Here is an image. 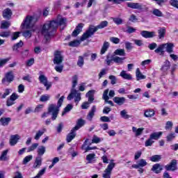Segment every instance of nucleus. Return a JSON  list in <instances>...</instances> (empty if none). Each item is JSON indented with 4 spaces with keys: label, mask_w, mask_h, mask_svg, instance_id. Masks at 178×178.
<instances>
[{
    "label": "nucleus",
    "mask_w": 178,
    "mask_h": 178,
    "mask_svg": "<svg viewBox=\"0 0 178 178\" xmlns=\"http://www.w3.org/2000/svg\"><path fill=\"white\" fill-rule=\"evenodd\" d=\"M58 29V24L55 21H48L42 26L41 33L48 41L52 36V33Z\"/></svg>",
    "instance_id": "nucleus-1"
},
{
    "label": "nucleus",
    "mask_w": 178,
    "mask_h": 178,
    "mask_svg": "<svg viewBox=\"0 0 178 178\" xmlns=\"http://www.w3.org/2000/svg\"><path fill=\"white\" fill-rule=\"evenodd\" d=\"M108 24V21H103L100 22L99 24L97 26H90L88 31L81 36V41H84L87 40V38H90V37L94 35V33H95L99 29H105V27H106Z\"/></svg>",
    "instance_id": "nucleus-2"
},
{
    "label": "nucleus",
    "mask_w": 178,
    "mask_h": 178,
    "mask_svg": "<svg viewBox=\"0 0 178 178\" xmlns=\"http://www.w3.org/2000/svg\"><path fill=\"white\" fill-rule=\"evenodd\" d=\"M63 99H65V96H62L58 99L57 106L56 104H50L49 106L48 112L52 115V120H56V118H58V115L59 113V108L62 106V104H63Z\"/></svg>",
    "instance_id": "nucleus-3"
},
{
    "label": "nucleus",
    "mask_w": 178,
    "mask_h": 178,
    "mask_svg": "<svg viewBox=\"0 0 178 178\" xmlns=\"http://www.w3.org/2000/svg\"><path fill=\"white\" fill-rule=\"evenodd\" d=\"M173 48H175V44L172 42L164 43L159 45L158 48L154 50L156 54H160V55H163L165 52L168 54L173 53Z\"/></svg>",
    "instance_id": "nucleus-4"
},
{
    "label": "nucleus",
    "mask_w": 178,
    "mask_h": 178,
    "mask_svg": "<svg viewBox=\"0 0 178 178\" xmlns=\"http://www.w3.org/2000/svg\"><path fill=\"white\" fill-rule=\"evenodd\" d=\"M35 24V19L31 16H26L24 22L21 24L22 29H33Z\"/></svg>",
    "instance_id": "nucleus-5"
},
{
    "label": "nucleus",
    "mask_w": 178,
    "mask_h": 178,
    "mask_svg": "<svg viewBox=\"0 0 178 178\" xmlns=\"http://www.w3.org/2000/svg\"><path fill=\"white\" fill-rule=\"evenodd\" d=\"M73 98H74V102H76L77 105V104L81 101V93L76 89H72L70 94L67 97V99L68 101H72Z\"/></svg>",
    "instance_id": "nucleus-6"
},
{
    "label": "nucleus",
    "mask_w": 178,
    "mask_h": 178,
    "mask_svg": "<svg viewBox=\"0 0 178 178\" xmlns=\"http://www.w3.org/2000/svg\"><path fill=\"white\" fill-rule=\"evenodd\" d=\"M147 165H148L147 160L140 159L136 161V164L132 165V168L134 169H138V172L141 174L144 173V168H143L147 166Z\"/></svg>",
    "instance_id": "nucleus-7"
},
{
    "label": "nucleus",
    "mask_w": 178,
    "mask_h": 178,
    "mask_svg": "<svg viewBox=\"0 0 178 178\" xmlns=\"http://www.w3.org/2000/svg\"><path fill=\"white\" fill-rule=\"evenodd\" d=\"M15 80V75H13V72L10 71L6 73L4 78L2 79V83L5 86H9L12 81Z\"/></svg>",
    "instance_id": "nucleus-8"
},
{
    "label": "nucleus",
    "mask_w": 178,
    "mask_h": 178,
    "mask_svg": "<svg viewBox=\"0 0 178 178\" xmlns=\"http://www.w3.org/2000/svg\"><path fill=\"white\" fill-rule=\"evenodd\" d=\"M115 165V164L113 162H111L108 165L102 174L103 178H111V176L112 175V170H113Z\"/></svg>",
    "instance_id": "nucleus-9"
},
{
    "label": "nucleus",
    "mask_w": 178,
    "mask_h": 178,
    "mask_svg": "<svg viewBox=\"0 0 178 178\" xmlns=\"http://www.w3.org/2000/svg\"><path fill=\"white\" fill-rule=\"evenodd\" d=\"M38 80L41 84H44V87H46V90H48L52 86V83L48 82V78L45 76L44 74H40L39 76Z\"/></svg>",
    "instance_id": "nucleus-10"
},
{
    "label": "nucleus",
    "mask_w": 178,
    "mask_h": 178,
    "mask_svg": "<svg viewBox=\"0 0 178 178\" xmlns=\"http://www.w3.org/2000/svg\"><path fill=\"white\" fill-rule=\"evenodd\" d=\"M165 170L175 172V170H177V160L172 159L169 164L165 165Z\"/></svg>",
    "instance_id": "nucleus-11"
},
{
    "label": "nucleus",
    "mask_w": 178,
    "mask_h": 178,
    "mask_svg": "<svg viewBox=\"0 0 178 178\" xmlns=\"http://www.w3.org/2000/svg\"><path fill=\"white\" fill-rule=\"evenodd\" d=\"M63 62V56L60 54V51H56L54 53V65H60Z\"/></svg>",
    "instance_id": "nucleus-12"
},
{
    "label": "nucleus",
    "mask_w": 178,
    "mask_h": 178,
    "mask_svg": "<svg viewBox=\"0 0 178 178\" xmlns=\"http://www.w3.org/2000/svg\"><path fill=\"white\" fill-rule=\"evenodd\" d=\"M53 22L57 24V27H58V26H62V30H63L65 27H66V18L58 17V18L56 20H53Z\"/></svg>",
    "instance_id": "nucleus-13"
},
{
    "label": "nucleus",
    "mask_w": 178,
    "mask_h": 178,
    "mask_svg": "<svg viewBox=\"0 0 178 178\" xmlns=\"http://www.w3.org/2000/svg\"><path fill=\"white\" fill-rule=\"evenodd\" d=\"M108 94H109V89H106L102 95V99L106 102V104H108L111 106H113V102L109 100V96H108Z\"/></svg>",
    "instance_id": "nucleus-14"
},
{
    "label": "nucleus",
    "mask_w": 178,
    "mask_h": 178,
    "mask_svg": "<svg viewBox=\"0 0 178 178\" xmlns=\"http://www.w3.org/2000/svg\"><path fill=\"white\" fill-rule=\"evenodd\" d=\"M127 6L128 8H131V9H138L139 10H143V4L140 3H127Z\"/></svg>",
    "instance_id": "nucleus-15"
},
{
    "label": "nucleus",
    "mask_w": 178,
    "mask_h": 178,
    "mask_svg": "<svg viewBox=\"0 0 178 178\" xmlns=\"http://www.w3.org/2000/svg\"><path fill=\"white\" fill-rule=\"evenodd\" d=\"M151 170L152 172H154V173L158 175L159 173H161L162 170H163V167L160 163H156L153 165Z\"/></svg>",
    "instance_id": "nucleus-16"
},
{
    "label": "nucleus",
    "mask_w": 178,
    "mask_h": 178,
    "mask_svg": "<svg viewBox=\"0 0 178 178\" xmlns=\"http://www.w3.org/2000/svg\"><path fill=\"white\" fill-rule=\"evenodd\" d=\"M19 140H20V136L18 134L12 135L10 138V145H16Z\"/></svg>",
    "instance_id": "nucleus-17"
},
{
    "label": "nucleus",
    "mask_w": 178,
    "mask_h": 178,
    "mask_svg": "<svg viewBox=\"0 0 178 178\" xmlns=\"http://www.w3.org/2000/svg\"><path fill=\"white\" fill-rule=\"evenodd\" d=\"M140 35H142V37H144V38H153V37H155V32L142 31L140 32Z\"/></svg>",
    "instance_id": "nucleus-18"
},
{
    "label": "nucleus",
    "mask_w": 178,
    "mask_h": 178,
    "mask_svg": "<svg viewBox=\"0 0 178 178\" xmlns=\"http://www.w3.org/2000/svg\"><path fill=\"white\" fill-rule=\"evenodd\" d=\"M10 122H12V118H6V117H2L0 119V123L1 124V126H9V124L10 123Z\"/></svg>",
    "instance_id": "nucleus-19"
},
{
    "label": "nucleus",
    "mask_w": 178,
    "mask_h": 178,
    "mask_svg": "<svg viewBox=\"0 0 178 178\" xmlns=\"http://www.w3.org/2000/svg\"><path fill=\"white\" fill-rule=\"evenodd\" d=\"M84 24H79L76 27L75 30L72 32L73 37H77L80 33H81V30L83 29Z\"/></svg>",
    "instance_id": "nucleus-20"
},
{
    "label": "nucleus",
    "mask_w": 178,
    "mask_h": 178,
    "mask_svg": "<svg viewBox=\"0 0 178 178\" xmlns=\"http://www.w3.org/2000/svg\"><path fill=\"white\" fill-rule=\"evenodd\" d=\"M84 124H86V120L83 119H79L76 122V125L72 129L77 131V130L81 129Z\"/></svg>",
    "instance_id": "nucleus-21"
},
{
    "label": "nucleus",
    "mask_w": 178,
    "mask_h": 178,
    "mask_svg": "<svg viewBox=\"0 0 178 178\" xmlns=\"http://www.w3.org/2000/svg\"><path fill=\"white\" fill-rule=\"evenodd\" d=\"M96 111H97V106H93L91 108L90 111L88 113V114L87 115L88 120H90V122H91L92 120V118H94V115H95Z\"/></svg>",
    "instance_id": "nucleus-22"
},
{
    "label": "nucleus",
    "mask_w": 178,
    "mask_h": 178,
    "mask_svg": "<svg viewBox=\"0 0 178 178\" xmlns=\"http://www.w3.org/2000/svg\"><path fill=\"white\" fill-rule=\"evenodd\" d=\"M113 101L115 102V104H117V105H123L126 102V98L124 97H115L113 99Z\"/></svg>",
    "instance_id": "nucleus-23"
},
{
    "label": "nucleus",
    "mask_w": 178,
    "mask_h": 178,
    "mask_svg": "<svg viewBox=\"0 0 178 178\" xmlns=\"http://www.w3.org/2000/svg\"><path fill=\"white\" fill-rule=\"evenodd\" d=\"M170 69V61L169 60H166L164 63L163 65H162L161 70L163 72V73H166L168 70Z\"/></svg>",
    "instance_id": "nucleus-24"
},
{
    "label": "nucleus",
    "mask_w": 178,
    "mask_h": 178,
    "mask_svg": "<svg viewBox=\"0 0 178 178\" xmlns=\"http://www.w3.org/2000/svg\"><path fill=\"white\" fill-rule=\"evenodd\" d=\"M42 165V158L41 156H37L33 163L34 169H38Z\"/></svg>",
    "instance_id": "nucleus-25"
},
{
    "label": "nucleus",
    "mask_w": 178,
    "mask_h": 178,
    "mask_svg": "<svg viewBox=\"0 0 178 178\" xmlns=\"http://www.w3.org/2000/svg\"><path fill=\"white\" fill-rule=\"evenodd\" d=\"M120 77L123 78L124 80H132L133 77L131 74L127 73L125 70H122L120 74Z\"/></svg>",
    "instance_id": "nucleus-26"
},
{
    "label": "nucleus",
    "mask_w": 178,
    "mask_h": 178,
    "mask_svg": "<svg viewBox=\"0 0 178 178\" xmlns=\"http://www.w3.org/2000/svg\"><path fill=\"white\" fill-rule=\"evenodd\" d=\"M45 131H47V129L45 128H43L41 130H38L34 136V140H38L44 135Z\"/></svg>",
    "instance_id": "nucleus-27"
},
{
    "label": "nucleus",
    "mask_w": 178,
    "mask_h": 178,
    "mask_svg": "<svg viewBox=\"0 0 178 178\" xmlns=\"http://www.w3.org/2000/svg\"><path fill=\"white\" fill-rule=\"evenodd\" d=\"M136 77L137 81H138L140 80H144L147 78V76H145V75H143V74L141 73V71H140V68L136 69Z\"/></svg>",
    "instance_id": "nucleus-28"
},
{
    "label": "nucleus",
    "mask_w": 178,
    "mask_h": 178,
    "mask_svg": "<svg viewBox=\"0 0 178 178\" xmlns=\"http://www.w3.org/2000/svg\"><path fill=\"white\" fill-rule=\"evenodd\" d=\"M76 130L72 128L70 133L67 136V143H70L76 137Z\"/></svg>",
    "instance_id": "nucleus-29"
},
{
    "label": "nucleus",
    "mask_w": 178,
    "mask_h": 178,
    "mask_svg": "<svg viewBox=\"0 0 178 178\" xmlns=\"http://www.w3.org/2000/svg\"><path fill=\"white\" fill-rule=\"evenodd\" d=\"M3 17L4 19H10L12 17V10L10 8H6L3 11Z\"/></svg>",
    "instance_id": "nucleus-30"
},
{
    "label": "nucleus",
    "mask_w": 178,
    "mask_h": 178,
    "mask_svg": "<svg viewBox=\"0 0 178 178\" xmlns=\"http://www.w3.org/2000/svg\"><path fill=\"white\" fill-rule=\"evenodd\" d=\"M132 131L135 134V136L136 137H138V136H141L143 134V132L144 131V128H138L136 127H132Z\"/></svg>",
    "instance_id": "nucleus-31"
},
{
    "label": "nucleus",
    "mask_w": 178,
    "mask_h": 178,
    "mask_svg": "<svg viewBox=\"0 0 178 178\" xmlns=\"http://www.w3.org/2000/svg\"><path fill=\"white\" fill-rule=\"evenodd\" d=\"M126 59V58H120L119 56H113L112 60L115 63H118V65H123V61Z\"/></svg>",
    "instance_id": "nucleus-32"
},
{
    "label": "nucleus",
    "mask_w": 178,
    "mask_h": 178,
    "mask_svg": "<svg viewBox=\"0 0 178 178\" xmlns=\"http://www.w3.org/2000/svg\"><path fill=\"white\" fill-rule=\"evenodd\" d=\"M155 115V111L154 109H147L145 111L144 116L145 118H152Z\"/></svg>",
    "instance_id": "nucleus-33"
},
{
    "label": "nucleus",
    "mask_w": 178,
    "mask_h": 178,
    "mask_svg": "<svg viewBox=\"0 0 178 178\" xmlns=\"http://www.w3.org/2000/svg\"><path fill=\"white\" fill-rule=\"evenodd\" d=\"M95 90H89L86 93V97L88 98V102L91 104L94 101V93Z\"/></svg>",
    "instance_id": "nucleus-34"
},
{
    "label": "nucleus",
    "mask_w": 178,
    "mask_h": 178,
    "mask_svg": "<svg viewBox=\"0 0 178 178\" xmlns=\"http://www.w3.org/2000/svg\"><path fill=\"white\" fill-rule=\"evenodd\" d=\"M162 134H163L162 131L154 132L150 134V138L152 140H159V138H161V136H162Z\"/></svg>",
    "instance_id": "nucleus-35"
},
{
    "label": "nucleus",
    "mask_w": 178,
    "mask_h": 178,
    "mask_svg": "<svg viewBox=\"0 0 178 178\" xmlns=\"http://www.w3.org/2000/svg\"><path fill=\"white\" fill-rule=\"evenodd\" d=\"M86 161L88 163H92L95 161V154L91 153L86 156Z\"/></svg>",
    "instance_id": "nucleus-36"
},
{
    "label": "nucleus",
    "mask_w": 178,
    "mask_h": 178,
    "mask_svg": "<svg viewBox=\"0 0 178 178\" xmlns=\"http://www.w3.org/2000/svg\"><path fill=\"white\" fill-rule=\"evenodd\" d=\"M108 48H109V42H104L102 49L100 51V54L101 55H104V54H105V52H106V51H108Z\"/></svg>",
    "instance_id": "nucleus-37"
},
{
    "label": "nucleus",
    "mask_w": 178,
    "mask_h": 178,
    "mask_svg": "<svg viewBox=\"0 0 178 178\" xmlns=\"http://www.w3.org/2000/svg\"><path fill=\"white\" fill-rule=\"evenodd\" d=\"M45 151H46V149L44 146H40L37 150L38 156L42 157V155L45 154Z\"/></svg>",
    "instance_id": "nucleus-38"
},
{
    "label": "nucleus",
    "mask_w": 178,
    "mask_h": 178,
    "mask_svg": "<svg viewBox=\"0 0 178 178\" xmlns=\"http://www.w3.org/2000/svg\"><path fill=\"white\" fill-rule=\"evenodd\" d=\"M159 38H165V34H166V29L165 28H161L158 30Z\"/></svg>",
    "instance_id": "nucleus-39"
},
{
    "label": "nucleus",
    "mask_w": 178,
    "mask_h": 178,
    "mask_svg": "<svg viewBox=\"0 0 178 178\" xmlns=\"http://www.w3.org/2000/svg\"><path fill=\"white\" fill-rule=\"evenodd\" d=\"M114 54L119 56H126V51H124V49H118L114 51Z\"/></svg>",
    "instance_id": "nucleus-40"
},
{
    "label": "nucleus",
    "mask_w": 178,
    "mask_h": 178,
    "mask_svg": "<svg viewBox=\"0 0 178 178\" xmlns=\"http://www.w3.org/2000/svg\"><path fill=\"white\" fill-rule=\"evenodd\" d=\"M152 15L154 16H157V17H162L163 16V13L162 11L159 10V9L154 8L152 11Z\"/></svg>",
    "instance_id": "nucleus-41"
},
{
    "label": "nucleus",
    "mask_w": 178,
    "mask_h": 178,
    "mask_svg": "<svg viewBox=\"0 0 178 178\" xmlns=\"http://www.w3.org/2000/svg\"><path fill=\"white\" fill-rule=\"evenodd\" d=\"M162 159V156L161 155H154L149 158V161L152 162H159Z\"/></svg>",
    "instance_id": "nucleus-42"
},
{
    "label": "nucleus",
    "mask_w": 178,
    "mask_h": 178,
    "mask_svg": "<svg viewBox=\"0 0 178 178\" xmlns=\"http://www.w3.org/2000/svg\"><path fill=\"white\" fill-rule=\"evenodd\" d=\"M72 109H73V105L67 104L62 113V116H65V113H67V112H70V111H72Z\"/></svg>",
    "instance_id": "nucleus-43"
},
{
    "label": "nucleus",
    "mask_w": 178,
    "mask_h": 178,
    "mask_svg": "<svg viewBox=\"0 0 178 178\" xmlns=\"http://www.w3.org/2000/svg\"><path fill=\"white\" fill-rule=\"evenodd\" d=\"M77 81H79V76H77V75H74L72 76V90L76 88V86H77Z\"/></svg>",
    "instance_id": "nucleus-44"
},
{
    "label": "nucleus",
    "mask_w": 178,
    "mask_h": 178,
    "mask_svg": "<svg viewBox=\"0 0 178 178\" xmlns=\"http://www.w3.org/2000/svg\"><path fill=\"white\" fill-rule=\"evenodd\" d=\"M10 26V22H8V21L1 22V29H9Z\"/></svg>",
    "instance_id": "nucleus-45"
},
{
    "label": "nucleus",
    "mask_w": 178,
    "mask_h": 178,
    "mask_svg": "<svg viewBox=\"0 0 178 178\" xmlns=\"http://www.w3.org/2000/svg\"><path fill=\"white\" fill-rule=\"evenodd\" d=\"M51 98V95H43L40 97V101L41 102H47V101H49Z\"/></svg>",
    "instance_id": "nucleus-46"
},
{
    "label": "nucleus",
    "mask_w": 178,
    "mask_h": 178,
    "mask_svg": "<svg viewBox=\"0 0 178 178\" xmlns=\"http://www.w3.org/2000/svg\"><path fill=\"white\" fill-rule=\"evenodd\" d=\"M120 116L123 119H130L131 116L127 114V111L122 110L120 111Z\"/></svg>",
    "instance_id": "nucleus-47"
},
{
    "label": "nucleus",
    "mask_w": 178,
    "mask_h": 178,
    "mask_svg": "<svg viewBox=\"0 0 178 178\" xmlns=\"http://www.w3.org/2000/svg\"><path fill=\"white\" fill-rule=\"evenodd\" d=\"M9 152V149H6L2 152L1 155L0 156V161H6V155H8V153Z\"/></svg>",
    "instance_id": "nucleus-48"
},
{
    "label": "nucleus",
    "mask_w": 178,
    "mask_h": 178,
    "mask_svg": "<svg viewBox=\"0 0 178 178\" xmlns=\"http://www.w3.org/2000/svg\"><path fill=\"white\" fill-rule=\"evenodd\" d=\"M22 47H23V42L22 40L19 41V42L15 44L13 47V51H17V52H18L19 51L17 50L18 48H22Z\"/></svg>",
    "instance_id": "nucleus-49"
},
{
    "label": "nucleus",
    "mask_w": 178,
    "mask_h": 178,
    "mask_svg": "<svg viewBox=\"0 0 178 178\" xmlns=\"http://www.w3.org/2000/svg\"><path fill=\"white\" fill-rule=\"evenodd\" d=\"M102 140L99 137L97 136V135H94L92 139V143L93 144H98L101 143Z\"/></svg>",
    "instance_id": "nucleus-50"
},
{
    "label": "nucleus",
    "mask_w": 178,
    "mask_h": 178,
    "mask_svg": "<svg viewBox=\"0 0 178 178\" xmlns=\"http://www.w3.org/2000/svg\"><path fill=\"white\" fill-rule=\"evenodd\" d=\"M38 147V143L32 144L29 147H28V152H31L35 149H37Z\"/></svg>",
    "instance_id": "nucleus-51"
},
{
    "label": "nucleus",
    "mask_w": 178,
    "mask_h": 178,
    "mask_svg": "<svg viewBox=\"0 0 178 178\" xmlns=\"http://www.w3.org/2000/svg\"><path fill=\"white\" fill-rule=\"evenodd\" d=\"M172 127H173V122L172 121H168L165 123V130H172Z\"/></svg>",
    "instance_id": "nucleus-52"
},
{
    "label": "nucleus",
    "mask_w": 178,
    "mask_h": 178,
    "mask_svg": "<svg viewBox=\"0 0 178 178\" xmlns=\"http://www.w3.org/2000/svg\"><path fill=\"white\" fill-rule=\"evenodd\" d=\"M10 92H12V89H9V88L6 89L4 93L1 96V98L3 99H5V98H6V97H8V95L10 94Z\"/></svg>",
    "instance_id": "nucleus-53"
},
{
    "label": "nucleus",
    "mask_w": 178,
    "mask_h": 178,
    "mask_svg": "<svg viewBox=\"0 0 178 178\" xmlns=\"http://www.w3.org/2000/svg\"><path fill=\"white\" fill-rule=\"evenodd\" d=\"M31 159H33V156L31 155L26 156L23 160L24 165L29 163V162H30Z\"/></svg>",
    "instance_id": "nucleus-54"
},
{
    "label": "nucleus",
    "mask_w": 178,
    "mask_h": 178,
    "mask_svg": "<svg viewBox=\"0 0 178 178\" xmlns=\"http://www.w3.org/2000/svg\"><path fill=\"white\" fill-rule=\"evenodd\" d=\"M80 44L79 40H74L69 42L70 47H79Z\"/></svg>",
    "instance_id": "nucleus-55"
},
{
    "label": "nucleus",
    "mask_w": 178,
    "mask_h": 178,
    "mask_svg": "<svg viewBox=\"0 0 178 178\" xmlns=\"http://www.w3.org/2000/svg\"><path fill=\"white\" fill-rule=\"evenodd\" d=\"M153 139H151V137L149 136V138L147 139L145 143V147H151V145H152V144L154 143V140H152Z\"/></svg>",
    "instance_id": "nucleus-56"
},
{
    "label": "nucleus",
    "mask_w": 178,
    "mask_h": 178,
    "mask_svg": "<svg viewBox=\"0 0 178 178\" xmlns=\"http://www.w3.org/2000/svg\"><path fill=\"white\" fill-rule=\"evenodd\" d=\"M10 59V58H3L0 60V67H3L6 63H8Z\"/></svg>",
    "instance_id": "nucleus-57"
},
{
    "label": "nucleus",
    "mask_w": 178,
    "mask_h": 178,
    "mask_svg": "<svg viewBox=\"0 0 178 178\" xmlns=\"http://www.w3.org/2000/svg\"><path fill=\"white\" fill-rule=\"evenodd\" d=\"M176 138V134L175 133H171L168 134L166 137L167 141H172V140H174V138Z\"/></svg>",
    "instance_id": "nucleus-58"
},
{
    "label": "nucleus",
    "mask_w": 178,
    "mask_h": 178,
    "mask_svg": "<svg viewBox=\"0 0 178 178\" xmlns=\"http://www.w3.org/2000/svg\"><path fill=\"white\" fill-rule=\"evenodd\" d=\"M23 37L30 38L31 37V31H25L22 33Z\"/></svg>",
    "instance_id": "nucleus-59"
},
{
    "label": "nucleus",
    "mask_w": 178,
    "mask_h": 178,
    "mask_svg": "<svg viewBox=\"0 0 178 178\" xmlns=\"http://www.w3.org/2000/svg\"><path fill=\"white\" fill-rule=\"evenodd\" d=\"M77 65L79 66V67H82L83 65H84V58L83 56L79 57Z\"/></svg>",
    "instance_id": "nucleus-60"
},
{
    "label": "nucleus",
    "mask_w": 178,
    "mask_h": 178,
    "mask_svg": "<svg viewBox=\"0 0 178 178\" xmlns=\"http://www.w3.org/2000/svg\"><path fill=\"white\" fill-rule=\"evenodd\" d=\"M170 4L171 6H173V8H176L178 9V1L177 0H170Z\"/></svg>",
    "instance_id": "nucleus-61"
},
{
    "label": "nucleus",
    "mask_w": 178,
    "mask_h": 178,
    "mask_svg": "<svg viewBox=\"0 0 178 178\" xmlns=\"http://www.w3.org/2000/svg\"><path fill=\"white\" fill-rule=\"evenodd\" d=\"M10 99L11 101H16V99H19V96L17 93L13 92L10 96Z\"/></svg>",
    "instance_id": "nucleus-62"
},
{
    "label": "nucleus",
    "mask_w": 178,
    "mask_h": 178,
    "mask_svg": "<svg viewBox=\"0 0 178 178\" xmlns=\"http://www.w3.org/2000/svg\"><path fill=\"white\" fill-rule=\"evenodd\" d=\"M108 79L111 80V83L113 86L116 84V81H117L116 76L113 75H111L108 76Z\"/></svg>",
    "instance_id": "nucleus-63"
},
{
    "label": "nucleus",
    "mask_w": 178,
    "mask_h": 178,
    "mask_svg": "<svg viewBox=\"0 0 178 178\" xmlns=\"http://www.w3.org/2000/svg\"><path fill=\"white\" fill-rule=\"evenodd\" d=\"M13 178H23V175H22V172L17 171L15 172V176Z\"/></svg>",
    "instance_id": "nucleus-64"
}]
</instances>
